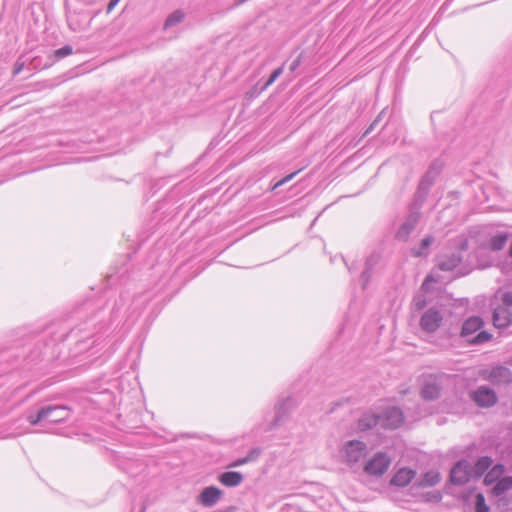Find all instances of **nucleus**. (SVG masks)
Masks as SVG:
<instances>
[{
	"mask_svg": "<svg viewBox=\"0 0 512 512\" xmlns=\"http://www.w3.org/2000/svg\"><path fill=\"white\" fill-rule=\"evenodd\" d=\"M490 508L485 502V497L482 493H477L475 496V512H489Z\"/></svg>",
	"mask_w": 512,
	"mask_h": 512,
	"instance_id": "nucleus-27",
	"label": "nucleus"
},
{
	"mask_svg": "<svg viewBox=\"0 0 512 512\" xmlns=\"http://www.w3.org/2000/svg\"><path fill=\"white\" fill-rule=\"evenodd\" d=\"M509 239L507 232H496L487 241V247L493 251H500L504 248Z\"/></svg>",
	"mask_w": 512,
	"mask_h": 512,
	"instance_id": "nucleus-17",
	"label": "nucleus"
},
{
	"mask_svg": "<svg viewBox=\"0 0 512 512\" xmlns=\"http://www.w3.org/2000/svg\"><path fill=\"white\" fill-rule=\"evenodd\" d=\"M299 63H300L299 59L295 60V61L291 64L290 69H291L292 71H294V70L297 68V66L299 65Z\"/></svg>",
	"mask_w": 512,
	"mask_h": 512,
	"instance_id": "nucleus-39",
	"label": "nucleus"
},
{
	"mask_svg": "<svg viewBox=\"0 0 512 512\" xmlns=\"http://www.w3.org/2000/svg\"><path fill=\"white\" fill-rule=\"evenodd\" d=\"M376 426H380V415L366 413L358 420V429L361 431H366Z\"/></svg>",
	"mask_w": 512,
	"mask_h": 512,
	"instance_id": "nucleus-19",
	"label": "nucleus"
},
{
	"mask_svg": "<svg viewBox=\"0 0 512 512\" xmlns=\"http://www.w3.org/2000/svg\"><path fill=\"white\" fill-rule=\"evenodd\" d=\"M434 243V237L433 236H426L419 246V248H414L412 250V254L415 257H422L428 255L429 247Z\"/></svg>",
	"mask_w": 512,
	"mask_h": 512,
	"instance_id": "nucleus-25",
	"label": "nucleus"
},
{
	"mask_svg": "<svg viewBox=\"0 0 512 512\" xmlns=\"http://www.w3.org/2000/svg\"><path fill=\"white\" fill-rule=\"evenodd\" d=\"M219 481L226 487H236L243 481V475L240 472L228 471L219 476Z\"/></svg>",
	"mask_w": 512,
	"mask_h": 512,
	"instance_id": "nucleus-18",
	"label": "nucleus"
},
{
	"mask_svg": "<svg viewBox=\"0 0 512 512\" xmlns=\"http://www.w3.org/2000/svg\"><path fill=\"white\" fill-rule=\"evenodd\" d=\"M23 66H24V63L23 62H20L19 60L16 62L15 64V67H14V70H13V74L14 75H18L22 69H23Z\"/></svg>",
	"mask_w": 512,
	"mask_h": 512,
	"instance_id": "nucleus-36",
	"label": "nucleus"
},
{
	"mask_svg": "<svg viewBox=\"0 0 512 512\" xmlns=\"http://www.w3.org/2000/svg\"><path fill=\"white\" fill-rule=\"evenodd\" d=\"M413 305L415 306V308L417 310L423 309L425 307V305H426V300H425L424 296L423 295H418V296L414 297Z\"/></svg>",
	"mask_w": 512,
	"mask_h": 512,
	"instance_id": "nucleus-32",
	"label": "nucleus"
},
{
	"mask_svg": "<svg viewBox=\"0 0 512 512\" xmlns=\"http://www.w3.org/2000/svg\"><path fill=\"white\" fill-rule=\"evenodd\" d=\"M381 260V256L378 253H372L369 255L365 262V268L361 274V286L365 289L370 281L371 275L373 274L374 269L379 265Z\"/></svg>",
	"mask_w": 512,
	"mask_h": 512,
	"instance_id": "nucleus-14",
	"label": "nucleus"
},
{
	"mask_svg": "<svg viewBox=\"0 0 512 512\" xmlns=\"http://www.w3.org/2000/svg\"><path fill=\"white\" fill-rule=\"evenodd\" d=\"M442 321V313L436 308H430L422 314L419 324L423 332L432 334L438 330Z\"/></svg>",
	"mask_w": 512,
	"mask_h": 512,
	"instance_id": "nucleus-4",
	"label": "nucleus"
},
{
	"mask_svg": "<svg viewBox=\"0 0 512 512\" xmlns=\"http://www.w3.org/2000/svg\"><path fill=\"white\" fill-rule=\"evenodd\" d=\"M299 171H295L287 176H285L284 178H282L281 180H279L274 186H273V189H277L278 187L284 185L285 183L289 182L290 180H292L296 174L298 173Z\"/></svg>",
	"mask_w": 512,
	"mask_h": 512,
	"instance_id": "nucleus-33",
	"label": "nucleus"
},
{
	"mask_svg": "<svg viewBox=\"0 0 512 512\" xmlns=\"http://www.w3.org/2000/svg\"><path fill=\"white\" fill-rule=\"evenodd\" d=\"M426 178H427V177H425V178L421 181V183H420V188H422V187L424 186V184H425V182H426Z\"/></svg>",
	"mask_w": 512,
	"mask_h": 512,
	"instance_id": "nucleus-41",
	"label": "nucleus"
},
{
	"mask_svg": "<svg viewBox=\"0 0 512 512\" xmlns=\"http://www.w3.org/2000/svg\"><path fill=\"white\" fill-rule=\"evenodd\" d=\"M416 471L410 468H400L392 477L391 484L398 487H405L414 479Z\"/></svg>",
	"mask_w": 512,
	"mask_h": 512,
	"instance_id": "nucleus-16",
	"label": "nucleus"
},
{
	"mask_svg": "<svg viewBox=\"0 0 512 512\" xmlns=\"http://www.w3.org/2000/svg\"><path fill=\"white\" fill-rule=\"evenodd\" d=\"M512 488V476H504L494 483L492 494L496 497L502 496Z\"/></svg>",
	"mask_w": 512,
	"mask_h": 512,
	"instance_id": "nucleus-20",
	"label": "nucleus"
},
{
	"mask_svg": "<svg viewBox=\"0 0 512 512\" xmlns=\"http://www.w3.org/2000/svg\"><path fill=\"white\" fill-rule=\"evenodd\" d=\"M503 305L512 307V291L505 292L502 296Z\"/></svg>",
	"mask_w": 512,
	"mask_h": 512,
	"instance_id": "nucleus-35",
	"label": "nucleus"
},
{
	"mask_svg": "<svg viewBox=\"0 0 512 512\" xmlns=\"http://www.w3.org/2000/svg\"><path fill=\"white\" fill-rule=\"evenodd\" d=\"M46 412V423L57 424L64 422L69 418L70 411L65 406H47L44 407Z\"/></svg>",
	"mask_w": 512,
	"mask_h": 512,
	"instance_id": "nucleus-12",
	"label": "nucleus"
},
{
	"mask_svg": "<svg viewBox=\"0 0 512 512\" xmlns=\"http://www.w3.org/2000/svg\"><path fill=\"white\" fill-rule=\"evenodd\" d=\"M492 458L488 456L480 457L472 467L474 477L482 476L492 465Z\"/></svg>",
	"mask_w": 512,
	"mask_h": 512,
	"instance_id": "nucleus-23",
	"label": "nucleus"
},
{
	"mask_svg": "<svg viewBox=\"0 0 512 512\" xmlns=\"http://www.w3.org/2000/svg\"><path fill=\"white\" fill-rule=\"evenodd\" d=\"M251 459L252 458L250 456L240 458V459L230 463L229 467H238V466L244 465V464L248 463L249 461H251Z\"/></svg>",
	"mask_w": 512,
	"mask_h": 512,
	"instance_id": "nucleus-34",
	"label": "nucleus"
},
{
	"mask_svg": "<svg viewBox=\"0 0 512 512\" xmlns=\"http://www.w3.org/2000/svg\"><path fill=\"white\" fill-rule=\"evenodd\" d=\"M117 3L118 2H109L108 8H107V12L108 13L111 12L114 9V7L116 6Z\"/></svg>",
	"mask_w": 512,
	"mask_h": 512,
	"instance_id": "nucleus-38",
	"label": "nucleus"
},
{
	"mask_svg": "<svg viewBox=\"0 0 512 512\" xmlns=\"http://www.w3.org/2000/svg\"><path fill=\"white\" fill-rule=\"evenodd\" d=\"M483 379L490 381L492 384H508L512 381V372L504 366H496L491 369L481 371Z\"/></svg>",
	"mask_w": 512,
	"mask_h": 512,
	"instance_id": "nucleus-5",
	"label": "nucleus"
},
{
	"mask_svg": "<svg viewBox=\"0 0 512 512\" xmlns=\"http://www.w3.org/2000/svg\"><path fill=\"white\" fill-rule=\"evenodd\" d=\"M494 326L504 329L512 326V307L501 305L494 309L493 312Z\"/></svg>",
	"mask_w": 512,
	"mask_h": 512,
	"instance_id": "nucleus-11",
	"label": "nucleus"
},
{
	"mask_svg": "<svg viewBox=\"0 0 512 512\" xmlns=\"http://www.w3.org/2000/svg\"><path fill=\"white\" fill-rule=\"evenodd\" d=\"M73 48L70 45H65L62 48L57 49L54 52V55L57 59H62L70 54H72Z\"/></svg>",
	"mask_w": 512,
	"mask_h": 512,
	"instance_id": "nucleus-29",
	"label": "nucleus"
},
{
	"mask_svg": "<svg viewBox=\"0 0 512 512\" xmlns=\"http://www.w3.org/2000/svg\"><path fill=\"white\" fill-rule=\"evenodd\" d=\"M404 416L397 407H389L380 415V427L396 429L402 425Z\"/></svg>",
	"mask_w": 512,
	"mask_h": 512,
	"instance_id": "nucleus-7",
	"label": "nucleus"
},
{
	"mask_svg": "<svg viewBox=\"0 0 512 512\" xmlns=\"http://www.w3.org/2000/svg\"><path fill=\"white\" fill-rule=\"evenodd\" d=\"M392 459L386 452H376L363 467L364 472L372 477H381L389 469Z\"/></svg>",
	"mask_w": 512,
	"mask_h": 512,
	"instance_id": "nucleus-3",
	"label": "nucleus"
},
{
	"mask_svg": "<svg viewBox=\"0 0 512 512\" xmlns=\"http://www.w3.org/2000/svg\"><path fill=\"white\" fill-rule=\"evenodd\" d=\"M66 16L70 28L74 31L80 30L82 27L86 26L91 20L90 15L87 13L81 12L77 14L76 8L72 7L71 2H67Z\"/></svg>",
	"mask_w": 512,
	"mask_h": 512,
	"instance_id": "nucleus-9",
	"label": "nucleus"
},
{
	"mask_svg": "<svg viewBox=\"0 0 512 512\" xmlns=\"http://www.w3.org/2000/svg\"><path fill=\"white\" fill-rule=\"evenodd\" d=\"M441 480L440 473L435 470L426 472L420 480L419 486L432 487L437 485Z\"/></svg>",
	"mask_w": 512,
	"mask_h": 512,
	"instance_id": "nucleus-24",
	"label": "nucleus"
},
{
	"mask_svg": "<svg viewBox=\"0 0 512 512\" xmlns=\"http://www.w3.org/2000/svg\"><path fill=\"white\" fill-rule=\"evenodd\" d=\"M472 400L480 407H491L497 402L495 391L486 386H480L471 393Z\"/></svg>",
	"mask_w": 512,
	"mask_h": 512,
	"instance_id": "nucleus-8",
	"label": "nucleus"
},
{
	"mask_svg": "<svg viewBox=\"0 0 512 512\" xmlns=\"http://www.w3.org/2000/svg\"><path fill=\"white\" fill-rule=\"evenodd\" d=\"M223 496V491L216 486L205 487L198 495L197 501L204 507L215 506Z\"/></svg>",
	"mask_w": 512,
	"mask_h": 512,
	"instance_id": "nucleus-10",
	"label": "nucleus"
},
{
	"mask_svg": "<svg viewBox=\"0 0 512 512\" xmlns=\"http://www.w3.org/2000/svg\"><path fill=\"white\" fill-rule=\"evenodd\" d=\"M27 419L30 422V424L36 425L40 422L46 421V412L44 411V408H42L38 411V413L36 415L31 414L28 416Z\"/></svg>",
	"mask_w": 512,
	"mask_h": 512,
	"instance_id": "nucleus-28",
	"label": "nucleus"
},
{
	"mask_svg": "<svg viewBox=\"0 0 512 512\" xmlns=\"http://www.w3.org/2000/svg\"><path fill=\"white\" fill-rule=\"evenodd\" d=\"M282 73H283V68L282 67H279V68L275 69L272 72V74L270 75V77L267 80V82L265 83L263 89H266L268 86L272 85Z\"/></svg>",
	"mask_w": 512,
	"mask_h": 512,
	"instance_id": "nucleus-30",
	"label": "nucleus"
},
{
	"mask_svg": "<svg viewBox=\"0 0 512 512\" xmlns=\"http://www.w3.org/2000/svg\"><path fill=\"white\" fill-rule=\"evenodd\" d=\"M504 474V466L501 464H497L492 467L490 471L484 477V484L489 486L497 482L502 478Z\"/></svg>",
	"mask_w": 512,
	"mask_h": 512,
	"instance_id": "nucleus-22",
	"label": "nucleus"
},
{
	"mask_svg": "<svg viewBox=\"0 0 512 512\" xmlns=\"http://www.w3.org/2000/svg\"><path fill=\"white\" fill-rule=\"evenodd\" d=\"M441 385L435 376H429L425 379L421 395L425 400H435L439 397Z\"/></svg>",
	"mask_w": 512,
	"mask_h": 512,
	"instance_id": "nucleus-13",
	"label": "nucleus"
},
{
	"mask_svg": "<svg viewBox=\"0 0 512 512\" xmlns=\"http://www.w3.org/2000/svg\"><path fill=\"white\" fill-rule=\"evenodd\" d=\"M431 281H434L432 276H427L422 284V289L423 290H428L429 289V283Z\"/></svg>",
	"mask_w": 512,
	"mask_h": 512,
	"instance_id": "nucleus-37",
	"label": "nucleus"
},
{
	"mask_svg": "<svg viewBox=\"0 0 512 512\" xmlns=\"http://www.w3.org/2000/svg\"><path fill=\"white\" fill-rule=\"evenodd\" d=\"M376 122H377V120H375V121L370 125V127L366 130L365 134H368L370 131H372V130H373L374 125H375V123H376Z\"/></svg>",
	"mask_w": 512,
	"mask_h": 512,
	"instance_id": "nucleus-40",
	"label": "nucleus"
},
{
	"mask_svg": "<svg viewBox=\"0 0 512 512\" xmlns=\"http://www.w3.org/2000/svg\"><path fill=\"white\" fill-rule=\"evenodd\" d=\"M185 14L181 10H176L168 16L164 23V29H169L183 21Z\"/></svg>",
	"mask_w": 512,
	"mask_h": 512,
	"instance_id": "nucleus-26",
	"label": "nucleus"
},
{
	"mask_svg": "<svg viewBox=\"0 0 512 512\" xmlns=\"http://www.w3.org/2000/svg\"><path fill=\"white\" fill-rule=\"evenodd\" d=\"M509 255H510V257H512V242H511L510 247H509Z\"/></svg>",
	"mask_w": 512,
	"mask_h": 512,
	"instance_id": "nucleus-42",
	"label": "nucleus"
},
{
	"mask_svg": "<svg viewBox=\"0 0 512 512\" xmlns=\"http://www.w3.org/2000/svg\"><path fill=\"white\" fill-rule=\"evenodd\" d=\"M472 477H474L472 467L466 460L458 461L450 472V480L456 485H463Z\"/></svg>",
	"mask_w": 512,
	"mask_h": 512,
	"instance_id": "nucleus-6",
	"label": "nucleus"
},
{
	"mask_svg": "<svg viewBox=\"0 0 512 512\" xmlns=\"http://www.w3.org/2000/svg\"><path fill=\"white\" fill-rule=\"evenodd\" d=\"M420 218L418 212H412L399 227L396 237L400 240H407L411 232L415 229Z\"/></svg>",
	"mask_w": 512,
	"mask_h": 512,
	"instance_id": "nucleus-15",
	"label": "nucleus"
},
{
	"mask_svg": "<svg viewBox=\"0 0 512 512\" xmlns=\"http://www.w3.org/2000/svg\"><path fill=\"white\" fill-rule=\"evenodd\" d=\"M368 454V447L360 440L344 442L339 449V457L351 469L358 467Z\"/></svg>",
	"mask_w": 512,
	"mask_h": 512,
	"instance_id": "nucleus-1",
	"label": "nucleus"
},
{
	"mask_svg": "<svg viewBox=\"0 0 512 512\" xmlns=\"http://www.w3.org/2000/svg\"><path fill=\"white\" fill-rule=\"evenodd\" d=\"M461 259L458 253H453L447 258H441L438 262V267L443 271H451L459 265Z\"/></svg>",
	"mask_w": 512,
	"mask_h": 512,
	"instance_id": "nucleus-21",
	"label": "nucleus"
},
{
	"mask_svg": "<svg viewBox=\"0 0 512 512\" xmlns=\"http://www.w3.org/2000/svg\"><path fill=\"white\" fill-rule=\"evenodd\" d=\"M455 247L458 248L460 251H465L468 249V239L464 235H460L455 240Z\"/></svg>",
	"mask_w": 512,
	"mask_h": 512,
	"instance_id": "nucleus-31",
	"label": "nucleus"
},
{
	"mask_svg": "<svg viewBox=\"0 0 512 512\" xmlns=\"http://www.w3.org/2000/svg\"><path fill=\"white\" fill-rule=\"evenodd\" d=\"M483 325L480 317H470L463 323L460 335L471 344L485 343L491 339V334L481 330Z\"/></svg>",
	"mask_w": 512,
	"mask_h": 512,
	"instance_id": "nucleus-2",
	"label": "nucleus"
}]
</instances>
